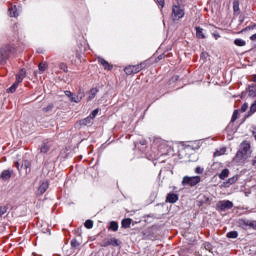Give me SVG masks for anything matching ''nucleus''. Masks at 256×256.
<instances>
[{"mask_svg":"<svg viewBox=\"0 0 256 256\" xmlns=\"http://www.w3.org/2000/svg\"><path fill=\"white\" fill-rule=\"evenodd\" d=\"M47 67H48L47 62L40 63L38 65V69H39L40 73H45V71L47 70Z\"/></svg>","mask_w":256,"mask_h":256,"instance_id":"22","label":"nucleus"},{"mask_svg":"<svg viewBox=\"0 0 256 256\" xmlns=\"http://www.w3.org/2000/svg\"><path fill=\"white\" fill-rule=\"evenodd\" d=\"M122 227L124 229H129V227H131V219L126 218V219L122 220Z\"/></svg>","mask_w":256,"mask_h":256,"instance_id":"18","label":"nucleus"},{"mask_svg":"<svg viewBox=\"0 0 256 256\" xmlns=\"http://www.w3.org/2000/svg\"><path fill=\"white\" fill-rule=\"evenodd\" d=\"M166 201L168 203H177V201H179V196H177V194L170 193L167 195Z\"/></svg>","mask_w":256,"mask_h":256,"instance_id":"9","label":"nucleus"},{"mask_svg":"<svg viewBox=\"0 0 256 256\" xmlns=\"http://www.w3.org/2000/svg\"><path fill=\"white\" fill-rule=\"evenodd\" d=\"M1 177L4 181H8V179H11V172L9 170H4Z\"/></svg>","mask_w":256,"mask_h":256,"instance_id":"17","label":"nucleus"},{"mask_svg":"<svg viewBox=\"0 0 256 256\" xmlns=\"http://www.w3.org/2000/svg\"><path fill=\"white\" fill-rule=\"evenodd\" d=\"M201 182V177L199 176H193V177H189V176H185L182 180V185H190L191 187H195V185H197V183Z\"/></svg>","mask_w":256,"mask_h":256,"instance_id":"2","label":"nucleus"},{"mask_svg":"<svg viewBox=\"0 0 256 256\" xmlns=\"http://www.w3.org/2000/svg\"><path fill=\"white\" fill-rule=\"evenodd\" d=\"M219 209H231L233 207V202L226 200V201H221L218 203Z\"/></svg>","mask_w":256,"mask_h":256,"instance_id":"6","label":"nucleus"},{"mask_svg":"<svg viewBox=\"0 0 256 256\" xmlns=\"http://www.w3.org/2000/svg\"><path fill=\"white\" fill-rule=\"evenodd\" d=\"M97 93H99V90L97 88H92L89 92L88 101L95 99Z\"/></svg>","mask_w":256,"mask_h":256,"instance_id":"14","label":"nucleus"},{"mask_svg":"<svg viewBox=\"0 0 256 256\" xmlns=\"http://www.w3.org/2000/svg\"><path fill=\"white\" fill-rule=\"evenodd\" d=\"M196 37L198 39H205V34H203V28L196 27Z\"/></svg>","mask_w":256,"mask_h":256,"instance_id":"16","label":"nucleus"},{"mask_svg":"<svg viewBox=\"0 0 256 256\" xmlns=\"http://www.w3.org/2000/svg\"><path fill=\"white\" fill-rule=\"evenodd\" d=\"M5 213H7V207L1 206L0 207V217H3V215H5Z\"/></svg>","mask_w":256,"mask_h":256,"instance_id":"33","label":"nucleus"},{"mask_svg":"<svg viewBox=\"0 0 256 256\" xmlns=\"http://www.w3.org/2000/svg\"><path fill=\"white\" fill-rule=\"evenodd\" d=\"M233 11H234V13H236L237 15H239L240 9H239V1H238V0H235V1L233 2Z\"/></svg>","mask_w":256,"mask_h":256,"instance_id":"24","label":"nucleus"},{"mask_svg":"<svg viewBox=\"0 0 256 256\" xmlns=\"http://www.w3.org/2000/svg\"><path fill=\"white\" fill-rule=\"evenodd\" d=\"M98 113H99V109H95L92 111V113L90 114L89 117H91V119H95V117H97Z\"/></svg>","mask_w":256,"mask_h":256,"instance_id":"34","label":"nucleus"},{"mask_svg":"<svg viewBox=\"0 0 256 256\" xmlns=\"http://www.w3.org/2000/svg\"><path fill=\"white\" fill-rule=\"evenodd\" d=\"M241 149L242 150H240V151H242L243 153H245L247 155V153H249V150L251 149V145L247 142H242Z\"/></svg>","mask_w":256,"mask_h":256,"instance_id":"12","label":"nucleus"},{"mask_svg":"<svg viewBox=\"0 0 256 256\" xmlns=\"http://www.w3.org/2000/svg\"><path fill=\"white\" fill-rule=\"evenodd\" d=\"M171 17L173 21H179V19H183V17H185V9L180 5H173Z\"/></svg>","mask_w":256,"mask_h":256,"instance_id":"1","label":"nucleus"},{"mask_svg":"<svg viewBox=\"0 0 256 256\" xmlns=\"http://www.w3.org/2000/svg\"><path fill=\"white\" fill-rule=\"evenodd\" d=\"M71 245H72V247H79L78 242L75 240L71 242Z\"/></svg>","mask_w":256,"mask_h":256,"instance_id":"40","label":"nucleus"},{"mask_svg":"<svg viewBox=\"0 0 256 256\" xmlns=\"http://www.w3.org/2000/svg\"><path fill=\"white\" fill-rule=\"evenodd\" d=\"M21 169H24V175H28V173H31V163L29 160H24Z\"/></svg>","mask_w":256,"mask_h":256,"instance_id":"7","label":"nucleus"},{"mask_svg":"<svg viewBox=\"0 0 256 256\" xmlns=\"http://www.w3.org/2000/svg\"><path fill=\"white\" fill-rule=\"evenodd\" d=\"M237 115H239V110H235L233 112L232 119H231L232 123H235V121H237Z\"/></svg>","mask_w":256,"mask_h":256,"instance_id":"32","label":"nucleus"},{"mask_svg":"<svg viewBox=\"0 0 256 256\" xmlns=\"http://www.w3.org/2000/svg\"><path fill=\"white\" fill-rule=\"evenodd\" d=\"M66 97H68L71 101V103H81L83 96L80 95H75L73 93H71V91H65L64 92Z\"/></svg>","mask_w":256,"mask_h":256,"instance_id":"4","label":"nucleus"},{"mask_svg":"<svg viewBox=\"0 0 256 256\" xmlns=\"http://www.w3.org/2000/svg\"><path fill=\"white\" fill-rule=\"evenodd\" d=\"M227 237H228L229 239H237L238 233H237V231L228 232V233H227Z\"/></svg>","mask_w":256,"mask_h":256,"instance_id":"27","label":"nucleus"},{"mask_svg":"<svg viewBox=\"0 0 256 256\" xmlns=\"http://www.w3.org/2000/svg\"><path fill=\"white\" fill-rule=\"evenodd\" d=\"M40 151L41 153H47L49 151V147L46 144H43Z\"/></svg>","mask_w":256,"mask_h":256,"instance_id":"35","label":"nucleus"},{"mask_svg":"<svg viewBox=\"0 0 256 256\" xmlns=\"http://www.w3.org/2000/svg\"><path fill=\"white\" fill-rule=\"evenodd\" d=\"M19 83L17 80L16 82L8 89V91L10 93H15V91H17V87H19Z\"/></svg>","mask_w":256,"mask_h":256,"instance_id":"26","label":"nucleus"},{"mask_svg":"<svg viewBox=\"0 0 256 256\" xmlns=\"http://www.w3.org/2000/svg\"><path fill=\"white\" fill-rule=\"evenodd\" d=\"M215 37H216V39L218 38V37H220L219 35H215Z\"/></svg>","mask_w":256,"mask_h":256,"instance_id":"45","label":"nucleus"},{"mask_svg":"<svg viewBox=\"0 0 256 256\" xmlns=\"http://www.w3.org/2000/svg\"><path fill=\"white\" fill-rule=\"evenodd\" d=\"M247 109H249V104L247 103H244L241 107V112L242 113H245V111H247Z\"/></svg>","mask_w":256,"mask_h":256,"instance_id":"36","label":"nucleus"},{"mask_svg":"<svg viewBox=\"0 0 256 256\" xmlns=\"http://www.w3.org/2000/svg\"><path fill=\"white\" fill-rule=\"evenodd\" d=\"M229 177V169H224L222 172L219 174V179H227Z\"/></svg>","mask_w":256,"mask_h":256,"instance_id":"19","label":"nucleus"},{"mask_svg":"<svg viewBox=\"0 0 256 256\" xmlns=\"http://www.w3.org/2000/svg\"><path fill=\"white\" fill-rule=\"evenodd\" d=\"M59 69L64 71V73H69V68L67 67V64H65V63H60L59 64Z\"/></svg>","mask_w":256,"mask_h":256,"instance_id":"28","label":"nucleus"},{"mask_svg":"<svg viewBox=\"0 0 256 256\" xmlns=\"http://www.w3.org/2000/svg\"><path fill=\"white\" fill-rule=\"evenodd\" d=\"M98 62L100 63V65L104 67V69H107L108 71H110L111 65H109V62H107L105 59L98 58Z\"/></svg>","mask_w":256,"mask_h":256,"instance_id":"15","label":"nucleus"},{"mask_svg":"<svg viewBox=\"0 0 256 256\" xmlns=\"http://www.w3.org/2000/svg\"><path fill=\"white\" fill-rule=\"evenodd\" d=\"M109 245H112L113 247H119L121 242H119L116 238H111L104 243L103 247H109Z\"/></svg>","mask_w":256,"mask_h":256,"instance_id":"8","label":"nucleus"},{"mask_svg":"<svg viewBox=\"0 0 256 256\" xmlns=\"http://www.w3.org/2000/svg\"><path fill=\"white\" fill-rule=\"evenodd\" d=\"M251 41H256V33L250 37Z\"/></svg>","mask_w":256,"mask_h":256,"instance_id":"41","label":"nucleus"},{"mask_svg":"<svg viewBox=\"0 0 256 256\" xmlns=\"http://www.w3.org/2000/svg\"><path fill=\"white\" fill-rule=\"evenodd\" d=\"M205 247H206V249H211V245L210 244H207Z\"/></svg>","mask_w":256,"mask_h":256,"instance_id":"43","label":"nucleus"},{"mask_svg":"<svg viewBox=\"0 0 256 256\" xmlns=\"http://www.w3.org/2000/svg\"><path fill=\"white\" fill-rule=\"evenodd\" d=\"M51 109H53V104H50L46 108H44V111H51Z\"/></svg>","mask_w":256,"mask_h":256,"instance_id":"37","label":"nucleus"},{"mask_svg":"<svg viewBox=\"0 0 256 256\" xmlns=\"http://www.w3.org/2000/svg\"><path fill=\"white\" fill-rule=\"evenodd\" d=\"M16 167H17L18 171H21V169H19V162H16Z\"/></svg>","mask_w":256,"mask_h":256,"instance_id":"42","label":"nucleus"},{"mask_svg":"<svg viewBox=\"0 0 256 256\" xmlns=\"http://www.w3.org/2000/svg\"><path fill=\"white\" fill-rule=\"evenodd\" d=\"M234 45H237V47H245L246 42L243 39H236L234 40Z\"/></svg>","mask_w":256,"mask_h":256,"instance_id":"21","label":"nucleus"},{"mask_svg":"<svg viewBox=\"0 0 256 256\" xmlns=\"http://www.w3.org/2000/svg\"><path fill=\"white\" fill-rule=\"evenodd\" d=\"M254 82L256 83V76L254 77Z\"/></svg>","mask_w":256,"mask_h":256,"instance_id":"46","label":"nucleus"},{"mask_svg":"<svg viewBox=\"0 0 256 256\" xmlns=\"http://www.w3.org/2000/svg\"><path fill=\"white\" fill-rule=\"evenodd\" d=\"M249 96L250 97H255L256 96V87L255 86H250L249 87Z\"/></svg>","mask_w":256,"mask_h":256,"instance_id":"29","label":"nucleus"},{"mask_svg":"<svg viewBox=\"0 0 256 256\" xmlns=\"http://www.w3.org/2000/svg\"><path fill=\"white\" fill-rule=\"evenodd\" d=\"M47 189H49V183L43 182L38 188V193H40V195H43V193H45Z\"/></svg>","mask_w":256,"mask_h":256,"instance_id":"11","label":"nucleus"},{"mask_svg":"<svg viewBox=\"0 0 256 256\" xmlns=\"http://www.w3.org/2000/svg\"><path fill=\"white\" fill-rule=\"evenodd\" d=\"M9 15H10V17H18L19 16V13H17V7L16 6L9 9Z\"/></svg>","mask_w":256,"mask_h":256,"instance_id":"20","label":"nucleus"},{"mask_svg":"<svg viewBox=\"0 0 256 256\" xmlns=\"http://www.w3.org/2000/svg\"><path fill=\"white\" fill-rule=\"evenodd\" d=\"M158 59H161V56H159Z\"/></svg>","mask_w":256,"mask_h":256,"instance_id":"47","label":"nucleus"},{"mask_svg":"<svg viewBox=\"0 0 256 256\" xmlns=\"http://www.w3.org/2000/svg\"><path fill=\"white\" fill-rule=\"evenodd\" d=\"M237 176H233L229 178L226 182L223 183L224 187H231V185H234V183H237Z\"/></svg>","mask_w":256,"mask_h":256,"instance_id":"10","label":"nucleus"},{"mask_svg":"<svg viewBox=\"0 0 256 256\" xmlns=\"http://www.w3.org/2000/svg\"><path fill=\"white\" fill-rule=\"evenodd\" d=\"M91 121H93V119L90 116H88L87 118L80 120V125H83V126L89 125Z\"/></svg>","mask_w":256,"mask_h":256,"instance_id":"23","label":"nucleus"},{"mask_svg":"<svg viewBox=\"0 0 256 256\" xmlns=\"http://www.w3.org/2000/svg\"><path fill=\"white\" fill-rule=\"evenodd\" d=\"M177 79H179V76H176V77H175V80H176V81H177Z\"/></svg>","mask_w":256,"mask_h":256,"instance_id":"44","label":"nucleus"},{"mask_svg":"<svg viewBox=\"0 0 256 256\" xmlns=\"http://www.w3.org/2000/svg\"><path fill=\"white\" fill-rule=\"evenodd\" d=\"M161 7H165V0H157Z\"/></svg>","mask_w":256,"mask_h":256,"instance_id":"39","label":"nucleus"},{"mask_svg":"<svg viewBox=\"0 0 256 256\" xmlns=\"http://www.w3.org/2000/svg\"><path fill=\"white\" fill-rule=\"evenodd\" d=\"M110 229H111L112 231H118V229H119V224H117V222H115V221L111 222V223H110Z\"/></svg>","mask_w":256,"mask_h":256,"instance_id":"30","label":"nucleus"},{"mask_svg":"<svg viewBox=\"0 0 256 256\" xmlns=\"http://www.w3.org/2000/svg\"><path fill=\"white\" fill-rule=\"evenodd\" d=\"M142 69L143 63L135 66H127L126 68H124V73H126V75H133L135 73H139V71H141Z\"/></svg>","mask_w":256,"mask_h":256,"instance_id":"3","label":"nucleus"},{"mask_svg":"<svg viewBox=\"0 0 256 256\" xmlns=\"http://www.w3.org/2000/svg\"><path fill=\"white\" fill-rule=\"evenodd\" d=\"M25 75H27V72L24 69L20 70L19 74L16 76V81L21 83L23 79H25Z\"/></svg>","mask_w":256,"mask_h":256,"instance_id":"13","label":"nucleus"},{"mask_svg":"<svg viewBox=\"0 0 256 256\" xmlns=\"http://www.w3.org/2000/svg\"><path fill=\"white\" fill-rule=\"evenodd\" d=\"M247 157H249L247 154H245V152L243 151H238L234 161H236V163H243V161H245L247 159Z\"/></svg>","mask_w":256,"mask_h":256,"instance_id":"5","label":"nucleus"},{"mask_svg":"<svg viewBox=\"0 0 256 256\" xmlns=\"http://www.w3.org/2000/svg\"><path fill=\"white\" fill-rule=\"evenodd\" d=\"M195 172L198 173V174H201V173H203V169H201V167H197L195 169Z\"/></svg>","mask_w":256,"mask_h":256,"instance_id":"38","label":"nucleus"},{"mask_svg":"<svg viewBox=\"0 0 256 256\" xmlns=\"http://www.w3.org/2000/svg\"><path fill=\"white\" fill-rule=\"evenodd\" d=\"M227 149L226 148H221L220 150H217L214 153V157H221V155H225Z\"/></svg>","mask_w":256,"mask_h":256,"instance_id":"25","label":"nucleus"},{"mask_svg":"<svg viewBox=\"0 0 256 256\" xmlns=\"http://www.w3.org/2000/svg\"><path fill=\"white\" fill-rule=\"evenodd\" d=\"M86 229H93V222L91 220H86L84 223Z\"/></svg>","mask_w":256,"mask_h":256,"instance_id":"31","label":"nucleus"}]
</instances>
